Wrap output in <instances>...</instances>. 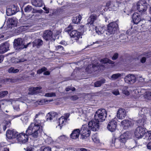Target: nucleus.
Wrapping results in <instances>:
<instances>
[{
	"label": "nucleus",
	"mask_w": 151,
	"mask_h": 151,
	"mask_svg": "<svg viewBox=\"0 0 151 151\" xmlns=\"http://www.w3.org/2000/svg\"><path fill=\"white\" fill-rule=\"evenodd\" d=\"M7 32V31L3 30L2 28L1 27L0 28V39L4 38V39L6 40L8 36L6 35Z\"/></svg>",
	"instance_id": "28"
},
{
	"label": "nucleus",
	"mask_w": 151,
	"mask_h": 151,
	"mask_svg": "<svg viewBox=\"0 0 151 151\" xmlns=\"http://www.w3.org/2000/svg\"><path fill=\"white\" fill-rule=\"evenodd\" d=\"M91 130L88 127H87V125H83L80 130L81 133V138L82 139H85L89 137L90 134Z\"/></svg>",
	"instance_id": "7"
},
{
	"label": "nucleus",
	"mask_w": 151,
	"mask_h": 151,
	"mask_svg": "<svg viewBox=\"0 0 151 151\" xmlns=\"http://www.w3.org/2000/svg\"><path fill=\"white\" fill-rule=\"evenodd\" d=\"M42 114V112H39L37 114H36L35 115V118L34 120V122H33L32 123H35V121H40V124L41 126V127H42V124L41 123V121L40 120H37L36 119L41 114Z\"/></svg>",
	"instance_id": "40"
},
{
	"label": "nucleus",
	"mask_w": 151,
	"mask_h": 151,
	"mask_svg": "<svg viewBox=\"0 0 151 151\" xmlns=\"http://www.w3.org/2000/svg\"><path fill=\"white\" fill-rule=\"evenodd\" d=\"M146 131L145 128L142 126H139L137 128L134 132L135 137L138 138H142L144 135Z\"/></svg>",
	"instance_id": "8"
},
{
	"label": "nucleus",
	"mask_w": 151,
	"mask_h": 151,
	"mask_svg": "<svg viewBox=\"0 0 151 151\" xmlns=\"http://www.w3.org/2000/svg\"><path fill=\"white\" fill-rule=\"evenodd\" d=\"M13 108L14 109V110L17 111H19V106L18 105L14 106H13Z\"/></svg>",
	"instance_id": "57"
},
{
	"label": "nucleus",
	"mask_w": 151,
	"mask_h": 151,
	"mask_svg": "<svg viewBox=\"0 0 151 151\" xmlns=\"http://www.w3.org/2000/svg\"><path fill=\"white\" fill-rule=\"evenodd\" d=\"M11 124V123L10 122H7L6 123V125L7 126V127H10V125Z\"/></svg>",
	"instance_id": "62"
},
{
	"label": "nucleus",
	"mask_w": 151,
	"mask_h": 151,
	"mask_svg": "<svg viewBox=\"0 0 151 151\" xmlns=\"http://www.w3.org/2000/svg\"><path fill=\"white\" fill-rule=\"evenodd\" d=\"M67 122V119L65 118V117L61 116L58 120V126L60 127V128L61 129L62 127Z\"/></svg>",
	"instance_id": "25"
},
{
	"label": "nucleus",
	"mask_w": 151,
	"mask_h": 151,
	"mask_svg": "<svg viewBox=\"0 0 151 151\" xmlns=\"http://www.w3.org/2000/svg\"><path fill=\"white\" fill-rule=\"evenodd\" d=\"M81 19V16L80 15H79L78 16L74 18L73 20V22L75 24H78L80 22Z\"/></svg>",
	"instance_id": "32"
},
{
	"label": "nucleus",
	"mask_w": 151,
	"mask_h": 151,
	"mask_svg": "<svg viewBox=\"0 0 151 151\" xmlns=\"http://www.w3.org/2000/svg\"><path fill=\"white\" fill-rule=\"evenodd\" d=\"M52 116L51 115V113H48L46 116V119L47 121L49 120L50 121L52 119Z\"/></svg>",
	"instance_id": "51"
},
{
	"label": "nucleus",
	"mask_w": 151,
	"mask_h": 151,
	"mask_svg": "<svg viewBox=\"0 0 151 151\" xmlns=\"http://www.w3.org/2000/svg\"><path fill=\"white\" fill-rule=\"evenodd\" d=\"M107 116V113L106 110L104 109H98L95 115V118L100 122L105 120Z\"/></svg>",
	"instance_id": "4"
},
{
	"label": "nucleus",
	"mask_w": 151,
	"mask_h": 151,
	"mask_svg": "<svg viewBox=\"0 0 151 151\" xmlns=\"http://www.w3.org/2000/svg\"><path fill=\"white\" fill-rule=\"evenodd\" d=\"M146 59L145 58L143 57L141 60V62L142 63H144L146 61Z\"/></svg>",
	"instance_id": "60"
},
{
	"label": "nucleus",
	"mask_w": 151,
	"mask_h": 151,
	"mask_svg": "<svg viewBox=\"0 0 151 151\" xmlns=\"http://www.w3.org/2000/svg\"><path fill=\"white\" fill-rule=\"evenodd\" d=\"M8 93L7 91L0 92V98L4 97Z\"/></svg>",
	"instance_id": "48"
},
{
	"label": "nucleus",
	"mask_w": 151,
	"mask_h": 151,
	"mask_svg": "<svg viewBox=\"0 0 151 151\" xmlns=\"http://www.w3.org/2000/svg\"><path fill=\"white\" fill-rule=\"evenodd\" d=\"M128 138L127 132H124L120 136L119 139H116L115 138H113L112 140V144H114V146L117 148L122 147L125 145Z\"/></svg>",
	"instance_id": "3"
},
{
	"label": "nucleus",
	"mask_w": 151,
	"mask_h": 151,
	"mask_svg": "<svg viewBox=\"0 0 151 151\" xmlns=\"http://www.w3.org/2000/svg\"><path fill=\"white\" fill-rule=\"evenodd\" d=\"M37 103L39 105H41L45 103V101L44 99H40L37 101Z\"/></svg>",
	"instance_id": "52"
},
{
	"label": "nucleus",
	"mask_w": 151,
	"mask_h": 151,
	"mask_svg": "<svg viewBox=\"0 0 151 151\" xmlns=\"http://www.w3.org/2000/svg\"><path fill=\"white\" fill-rule=\"evenodd\" d=\"M118 28V25L116 22H113L109 23L107 27V30L110 34H114Z\"/></svg>",
	"instance_id": "9"
},
{
	"label": "nucleus",
	"mask_w": 151,
	"mask_h": 151,
	"mask_svg": "<svg viewBox=\"0 0 151 151\" xmlns=\"http://www.w3.org/2000/svg\"><path fill=\"white\" fill-rule=\"evenodd\" d=\"M147 147L148 149L151 150V141L147 143Z\"/></svg>",
	"instance_id": "59"
},
{
	"label": "nucleus",
	"mask_w": 151,
	"mask_h": 151,
	"mask_svg": "<svg viewBox=\"0 0 151 151\" xmlns=\"http://www.w3.org/2000/svg\"><path fill=\"white\" fill-rule=\"evenodd\" d=\"M137 9L140 12H145L146 10L147 7L144 5H143L139 2H138L137 4Z\"/></svg>",
	"instance_id": "26"
},
{
	"label": "nucleus",
	"mask_w": 151,
	"mask_h": 151,
	"mask_svg": "<svg viewBox=\"0 0 151 151\" xmlns=\"http://www.w3.org/2000/svg\"><path fill=\"white\" fill-rule=\"evenodd\" d=\"M117 126V122L115 119H114L109 122L107 126L108 129L110 131H114Z\"/></svg>",
	"instance_id": "13"
},
{
	"label": "nucleus",
	"mask_w": 151,
	"mask_h": 151,
	"mask_svg": "<svg viewBox=\"0 0 151 151\" xmlns=\"http://www.w3.org/2000/svg\"><path fill=\"white\" fill-rule=\"evenodd\" d=\"M142 114L143 115L142 118V119H139L137 121V123H138V125L144 126L145 124L146 123V120L145 117H144L143 114Z\"/></svg>",
	"instance_id": "29"
},
{
	"label": "nucleus",
	"mask_w": 151,
	"mask_h": 151,
	"mask_svg": "<svg viewBox=\"0 0 151 151\" xmlns=\"http://www.w3.org/2000/svg\"><path fill=\"white\" fill-rule=\"evenodd\" d=\"M121 124L123 126L124 129H126L133 126L134 123L132 121L124 119L121 122Z\"/></svg>",
	"instance_id": "17"
},
{
	"label": "nucleus",
	"mask_w": 151,
	"mask_h": 151,
	"mask_svg": "<svg viewBox=\"0 0 151 151\" xmlns=\"http://www.w3.org/2000/svg\"><path fill=\"white\" fill-rule=\"evenodd\" d=\"M45 142L48 144H52L53 142V140L51 137H48L46 139H45Z\"/></svg>",
	"instance_id": "42"
},
{
	"label": "nucleus",
	"mask_w": 151,
	"mask_h": 151,
	"mask_svg": "<svg viewBox=\"0 0 151 151\" xmlns=\"http://www.w3.org/2000/svg\"><path fill=\"white\" fill-rule=\"evenodd\" d=\"M101 64L97 63L96 64H92L88 65L86 68V71L88 73H91L93 71H97L98 70H101L104 69L105 67L101 64L109 63L110 64H113L114 62L111 60L106 58L100 60Z\"/></svg>",
	"instance_id": "2"
},
{
	"label": "nucleus",
	"mask_w": 151,
	"mask_h": 151,
	"mask_svg": "<svg viewBox=\"0 0 151 151\" xmlns=\"http://www.w3.org/2000/svg\"><path fill=\"white\" fill-rule=\"evenodd\" d=\"M118 54L117 53H115L112 57V59L114 60H116L118 57Z\"/></svg>",
	"instance_id": "56"
},
{
	"label": "nucleus",
	"mask_w": 151,
	"mask_h": 151,
	"mask_svg": "<svg viewBox=\"0 0 151 151\" xmlns=\"http://www.w3.org/2000/svg\"><path fill=\"white\" fill-rule=\"evenodd\" d=\"M43 38L46 40H52L54 39L52 37V33L50 30H46L44 33Z\"/></svg>",
	"instance_id": "21"
},
{
	"label": "nucleus",
	"mask_w": 151,
	"mask_h": 151,
	"mask_svg": "<svg viewBox=\"0 0 151 151\" xmlns=\"http://www.w3.org/2000/svg\"><path fill=\"white\" fill-rule=\"evenodd\" d=\"M14 42V47L16 50H20L28 47L27 44L26 45H24V40L22 38H18L17 39H15Z\"/></svg>",
	"instance_id": "5"
},
{
	"label": "nucleus",
	"mask_w": 151,
	"mask_h": 151,
	"mask_svg": "<svg viewBox=\"0 0 151 151\" xmlns=\"http://www.w3.org/2000/svg\"><path fill=\"white\" fill-rule=\"evenodd\" d=\"M93 29H94L96 33L98 35H101L104 33L105 30V27L103 26H100L99 24L97 26L93 25Z\"/></svg>",
	"instance_id": "20"
},
{
	"label": "nucleus",
	"mask_w": 151,
	"mask_h": 151,
	"mask_svg": "<svg viewBox=\"0 0 151 151\" xmlns=\"http://www.w3.org/2000/svg\"><path fill=\"white\" fill-rule=\"evenodd\" d=\"M124 80L126 83L132 84L136 82V78L134 75L129 74L125 77Z\"/></svg>",
	"instance_id": "11"
},
{
	"label": "nucleus",
	"mask_w": 151,
	"mask_h": 151,
	"mask_svg": "<svg viewBox=\"0 0 151 151\" xmlns=\"http://www.w3.org/2000/svg\"><path fill=\"white\" fill-rule=\"evenodd\" d=\"M51 115L52 116L51 117L52 118V120H55V119H56L58 115L57 113L55 112H51Z\"/></svg>",
	"instance_id": "50"
},
{
	"label": "nucleus",
	"mask_w": 151,
	"mask_h": 151,
	"mask_svg": "<svg viewBox=\"0 0 151 151\" xmlns=\"http://www.w3.org/2000/svg\"><path fill=\"white\" fill-rule=\"evenodd\" d=\"M92 139L93 141L96 143H97L99 142V138L96 136V135H94L92 137Z\"/></svg>",
	"instance_id": "45"
},
{
	"label": "nucleus",
	"mask_w": 151,
	"mask_h": 151,
	"mask_svg": "<svg viewBox=\"0 0 151 151\" xmlns=\"http://www.w3.org/2000/svg\"><path fill=\"white\" fill-rule=\"evenodd\" d=\"M43 42L42 40L40 39H36L33 42H29L27 44L28 46L31 45H32L33 47H36L39 48L41 47L43 44Z\"/></svg>",
	"instance_id": "16"
},
{
	"label": "nucleus",
	"mask_w": 151,
	"mask_h": 151,
	"mask_svg": "<svg viewBox=\"0 0 151 151\" xmlns=\"http://www.w3.org/2000/svg\"><path fill=\"white\" fill-rule=\"evenodd\" d=\"M70 116V114L69 113H66L65 114V118L67 119V120L68 119L69 117Z\"/></svg>",
	"instance_id": "63"
},
{
	"label": "nucleus",
	"mask_w": 151,
	"mask_h": 151,
	"mask_svg": "<svg viewBox=\"0 0 151 151\" xmlns=\"http://www.w3.org/2000/svg\"><path fill=\"white\" fill-rule=\"evenodd\" d=\"M32 6L30 5H28L26 6L24 9L25 12H30L32 9Z\"/></svg>",
	"instance_id": "41"
},
{
	"label": "nucleus",
	"mask_w": 151,
	"mask_h": 151,
	"mask_svg": "<svg viewBox=\"0 0 151 151\" xmlns=\"http://www.w3.org/2000/svg\"><path fill=\"white\" fill-rule=\"evenodd\" d=\"M21 120L24 125H26L28 122L29 119L27 116L23 115L21 117Z\"/></svg>",
	"instance_id": "34"
},
{
	"label": "nucleus",
	"mask_w": 151,
	"mask_h": 151,
	"mask_svg": "<svg viewBox=\"0 0 151 151\" xmlns=\"http://www.w3.org/2000/svg\"><path fill=\"white\" fill-rule=\"evenodd\" d=\"M60 44L64 45L65 46H66V45L67 44V42L64 41H61L60 42Z\"/></svg>",
	"instance_id": "61"
},
{
	"label": "nucleus",
	"mask_w": 151,
	"mask_h": 151,
	"mask_svg": "<svg viewBox=\"0 0 151 151\" xmlns=\"http://www.w3.org/2000/svg\"><path fill=\"white\" fill-rule=\"evenodd\" d=\"M9 44L6 42L0 45V53L3 54L9 50Z\"/></svg>",
	"instance_id": "18"
},
{
	"label": "nucleus",
	"mask_w": 151,
	"mask_h": 151,
	"mask_svg": "<svg viewBox=\"0 0 151 151\" xmlns=\"http://www.w3.org/2000/svg\"><path fill=\"white\" fill-rule=\"evenodd\" d=\"M8 22L9 24L12 25H16L17 24V21L14 17H12L9 19Z\"/></svg>",
	"instance_id": "31"
},
{
	"label": "nucleus",
	"mask_w": 151,
	"mask_h": 151,
	"mask_svg": "<svg viewBox=\"0 0 151 151\" xmlns=\"http://www.w3.org/2000/svg\"><path fill=\"white\" fill-rule=\"evenodd\" d=\"M73 29V28L72 26V25H69L68 27H67L65 29V32L69 33L70 32L71 29Z\"/></svg>",
	"instance_id": "49"
},
{
	"label": "nucleus",
	"mask_w": 151,
	"mask_h": 151,
	"mask_svg": "<svg viewBox=\"0 0 151 151\" xmlns=\"http://www.w3.org/2000/svg\"><path fill=\"white\" fill-rule=\"evenodd\" d=\"M17 100H15L16 101H20L21 102H24L25 101L26 102H28V99L25 96H23L21 98L18 99H16Z\"/></svg>",
	"instance_id": "37"
},
{
	"label": "nucleus",
	"mask_w": 151,
	"mask_h": 151,
	"mask_svg": "<svg viewBox=\"0 0 151 151\" xmlns=\"http://www.w3.org/2000/svg\"><path fill=\"white\" fill-rule=\"evenodd\" d=\"M97 16L94 14L91 15L88 20V25L90 24L89 26L90 27H93V24H94V22L97 19Z\"/></svg>",
	"instance_id": "23"
},
{
	"label": "nucleus",
	"mask_w": 151,
	"mask_h": 151,
	"mask_svg": "<svg viewBox=\"0 0 151 151\" xmlns=\"http://www.w3.org/2000/svg\"><path fill=\"white\" fill-rule=\"evenodd\" d=\"M18 11V8L15 5H12L11 8H9L6 10V14L8 16L12 15Z\"/></svg>",
	"instance_id": "15"
},
{
	"label": "nucleus",
	"mask_w": 151,
	"mask_h": 151,
	"mask_svg": "<svg viewBox=\"0 0 151 151\" xmlns=\"http://www.w3.org/2000/svg\"><path fill=\"white\" fill-rule=\"evenodd\" d=\"M47 68L45 67H43L41 69L37 70V74H40L44 71L46 70Z\"/></svg>",
	"instance_id": "47"
},
{
	"label": "nucleus",
	"mask_w": 151,
	"mask_h": 151,
	"mask_svg": "<svg viewBox=\"0 0 151 151\" xmlns=\"http://www.w3.org/2000/svg\"><path fill=\"white\" fill-rule=\"evenodd\" d=\"M127 115L126 111L123 109L120 108L119 109L117 113V116L119 119H124Z\"/></svg>",
	"instance_id": "19"
},
{
	"label": "nucleus",
	"mask_w": 151,
	"mask_h": 151,
	"mask_svg": "<svg viewBox=\"0 0 151 151\" xmlns=\"http://www.w3.org/2000/svg\"><path fill=\"white\" fill-rule=\"evenodd\" d=\"M18 134V132L14 129L8 130L6 132V137L9 139H13L16 138L17 139Z\"/></svg>",
	"instance_id": "10"
},
{
	"label": "nucleus",
	"mask_w": 151,
	"mask_h": 151,
	"mask_svg": "<svg viewBox=\"0 0 151 151\" xmlns=\"http://www.w3.org/2000/svg\"><path fill=\"white\" fill-rule=\"evenodd\" d=\"M112 93L115 95H117L119 94V92L118 89L114 90L113 91Z\"/></svg>",
	"instance_id": "54"
},
{
	"label": "nucleus",
	"mask_w": 151,
	"mask_h": 151,
	"mask_svg": "<svg viewBox=\"0 0 151 151\" xmlns=\"http://www.w3.org/2000/svg\"><path fill=\"white\" fill-rule=\"evenodd\" d=\"M40 121H35V123H31L26 131L25 133L21 132L18 134L17 140L20 143L24 144L28 141V136L31 135L34 138H36L42 132Z\"/></svg>",
	"instance_id": "1"
},
{
	"label": "nucleus",
	"mask_w": 151,
	"mask_h": 151,
	"mask_svg": "<svg viewBox=\"0 0 151 151\" xmlns=\"http://www.w3.org/2000/svg\"><path fill=\"white\" fill-rule=\"evenodd\" d=\"M42 151H51V148L49 147H45Z\"/></svg>",
	"instance_id": "55"
},
{
	"label": "nucleus",
	"mask_w": 151,
	"mask_h": 151,
	"mask_svg": "<svg viewBox=\"0 0 151 151\" xmlns=\"http://www.w3.org/2000/svg\"><path fill=\"white\" fill-rule=\"evenodd\" d=\"M105 82V80L104 79H102L100 81H97L94 83V86L95 87H100L102 84L104 83Z\"/></svg>",
	"instance_id": "30"
},
{
	"label": "nucleus",
	"mask_w": 151,
	"mask_h": 151,
	"mask_svg": "<svg viewBox=\"0 0 151 151\" xmlns=\"http://www.w3.org/2000/svg\"><path fill=\"white\" fill-rule=\"evenodd\" d=\"M15 63H18L21 62H23L25 61V60L24 59H18L15 58Z\"/></svg>",
	"instance_id": "53"
},
{
	"label": "nucleus",
	"mask_w": 151,
	"mask_h": 151,
	"mask_svg": "<svg viewBox=\"0 0 151 151\" xmlns=\"http://www.w3.org/2000/svg\"><path fill=\"white\" fill-rule=\"evenodd\" d=\"M127 86H125L124 87L122 90V93L126 96H128L129 94V92L127 90Z\"/></svg>",
	"instance_id": "38"
},
{
	"label": "nucleus",
	"mask_w": 151,
	"mask_h": 151,
	"mask_svg": "<svg viewBox=\"0 0 151 151\" xmlns=\"http://www.w3.org/2000/svg\"><path fill=\"white\" fill-rule=\"evenodd\" d=\"M67 137L65 135H62L60 136L58 138V139L60 140V141H64L67 139Z\"/></svg>",
	"instance_id": "46"
},
{
	"label": "nucleus",
	"mask_w": 151,
	"mask_h": 151,
	"mask_svg": "<svg viewBox=\"0 0 151 151\" xmlns=\"http://www.w3.org/2000/svg\"><path fill=\"white\" fill-rule=\"evenodd\" d=\"M70 99L72 100L75 101L78 99V97L77 96L74 95L72 96L71 97Z\"/></svg>",
	"instance_id": "58"
},
{
	"label": "nucleus",
	"mask_w": 151,
	"mask_h": 151,
	"mask_svg": "<svg viewBox=\"0 0 151 151\" xmlns=\"http://www.w3.org/2000/svg\"><path fill=\"white\" fill-rule=\"evenodd\" d=\"M80 132V130L79 129H74L70 135V138L75 139H78L79 136Z\"/></svg>",
	"instance_id": "22"
},
{
	"label": "nucleus",
	"mask_w": 151,
	"mask_h": 151,
	"mask_svg": "<svg viewBox=\"0 0 151 151\" xmlns=\"http://www.w3.org/2000/svg\"><path fill=\"white\" fill-rule=\"evenodd\" d=\"M132 18L134 23L136 24H138L141 20L139 14L136 12L133 14Z\"/></svg>",
	"instance_id": "24"
},
{
	"label": "nucleus",
	"mask_w": 151,
	"mask_h": 151,
	"mask_svg": "<svg viewBox=\"0 0 151 151\" xmlns=\"http://www.w3.org/2000/svg\"><path fill=\"white\" fill-rule=\"evenodd\" d=\"M42 88V87L41 86L36 87H30L28 88V91H29L28 94L33 95L41 93L42 91L40 90Z\"/></svg>",
	"instance_id": "12"
},
{
	"label": "nucleus",
	"mask_w": 151,
	"mask_h": 151,
	"mask_svg": "<svg viewBox=\"0 0 151 151\" xmlns=\"http://www.w3.org/2000/svg\"><path fill=\"white\" fill-rule=\"evenodd\" d=\"M70 35L71 37L74 38L77 42L80 38H81V32H78L76 30L72 31L70 33Z\"/></svg>",
	"instance_id": "14"
},
{
	"label": "nucleus",
	"mask_w": 151,
	"mask_h": 151,
	"mask_svg": "<svg viewBox=\"0 0 151 151\" xmlns=\"http://www.w3.org/2000/svg\"><path fill=\"white\" fill-rule=\"evenodd\" d=\"M146 139L150 140L151 139V131H147L145 134Z\"/></svg>",
	"instance_id": "39"
},
{
	"label": "nucleus",
	"mask_w": 151,
	"mask_h": 151,
	"mask_svg": "<svg viewBox=\"0 0 151 151\" xmlns=\"http://www.w3.org/2000/svg\"><path fill=\"white\" fill-rule=\"evenodd\" d=\"M122 76V75L119 73H117L112 75L111 77V79L112 80H115L119 78Z\"/></svg>",
	"instance_id": "35"
},
{
	"label": "nucleus",
	"mask_w": 151,
	"mask_h": 151,
	"mask_svg": "<svg viewBox=\"0 0 151 151\" xmlns=\"http://www.w3.org/2000/svg\"><path fill=\"white\" fill-rule=\"evenodd\" d=\"M45 96L46 97H52L55 96L56 94L55 93H46Z\"/></svg>",
	"instance_id": "43"
},
{
	"label": "nucleus",
	"mask_w": 151,
	"mask_h": 151,
	"mask_svg": "<svg viewBox=\"0 0 151 151\" xmlns=\"http://www.w3.org/2000/svg\"><path fill=\"white\" fill-rule=\"evenodd\" d=\"M99 120L96 119L95 118L90 121L88 124V128L94 131H97L99 127Z\"/></svg>",
	"instance_id": "6"
},
{
	"label": "nucleus",
	"mask_w": 151,
	"mask_h": 151,
	"mask_svg": "<svg viewBox=\"0 0 151 151\" xmlns=\"http://www.w3.org/2000/svg\"><path fill=\"white\" fill-rule=\"evenodd\" d=\"M18 69L15 68L14 67L9 68L8 70V72L11 73H17L19 71Z\"/></svg>",
	"instance_id": "36"
},
{
	"label": "nucleus",
	"mask_w": 151,
	"mask_h": 151,
	"mask_svg": "<svg viewBox=\"0 0 151 151\" xmlns=\"http://www.w3.org/2000/svg\"><path fill=\"white\" fill-rule=\"evenodd\" d=\"M55 50L60 51L64 50L63 47L61 45H58L55 46Z\"/></svg>",
	"instance_id": "44"
},
{
	"label": "nucleus",
	"mask_w": 151,
	"mask_h": 151,
	"mask_svg": "<svg viewBox=\"0 0 151 151\" xmlns=\"http://www.w3.org/2000/svg\"><path fill=\"white\" fill-rule=\"evenodd\" d=\"M114 3L115 2L111 1H109L106 4V6L109 8L114 9Z\"/></svg>",
	"instance_id": "33"
},
{
	"label": "nucleus",
	"mask_w": 151,
	"mask_h": 151,
	"mask_svg": "<svg viewBox=\"0 0 151 151\" xmlns=\"http://www.w3.org/2000/svg\"><path fill=\"white\" fill-rule=\"evenodd\" d=\"M32 4L35 7H41L43 5L42 0H32Z\"/></svg>",
	"instance_id": "27"
},
{
	"label": "nucleus",
	"mask_w": 151,
	"mask_h": 151,
	"mask_svg": "<svg viewBox=\"0 0 151 151\" xmlns=\"http://www.w3.org/2000/svg\"><path fill=\"white\" fill-rule=\"evenodd\" d=\"M3 151H9V148L6 147H4Z\"/></svg>",
	"instance_id": "64"
}]
</instances>
